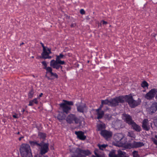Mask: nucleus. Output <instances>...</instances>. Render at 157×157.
Masks as SVG:
<instances>
[{
  "label": "nucleus",
  "instance_id": "nucleus-53",
  "mask_svg": "<svg viewBox=\"0 0 157 157\" xmlns=\"http://www.w3.org/2000/svg\"><path fill=\"white\" fill-rule=\"evenodd\" d=\"M25 109H22V112L23 113V112H25Z\"/></svg>",
  "mask_w": 157,
  "mask_h": 157
},
{
  "label": "nucleus",
  "instance_id": "nucleus-50",
  "mask_svg": "<svg viewBox=\"0 0 157 157\" xmlns=\"http://www.w3.org/2000/svg\"><path fill=\"white\" fill-rule=\"evenodd\" d=\"M24 137L23 136H21L19 138V141H21V139L24 138Z\"/></svg>",
  "mask_w": 157,
  "mask_h": 157
},
{
  "label": "nucleus",
  "instance_id": "nucleus-12",
  "mask_svg": "<svg viewBox=\"0 0 157 157\" xmlns=\"http://www.w3.org/2000/svg\"><path fill=\"white\" fill-rule=\"evenodd\" d=\"M59 105L63 110L62 112L65 113L66 114H67L71 109L70 106L67 105L63 103L59 104Z\"/></svg>",
  "mask_w": 157,
  "mask_h": 157
},
{
  "label": "nucleus",
  "instance_id": "nucleus-57",
  "mask_svg": "<svg viewBox=\"0 0 157 157\" xmlns=\"http://www.w3.org/2000/svg\"><path fill=\"white\" fill-rule=\"evenodd\" d=\"M20 133V132H18L17 133V134H19Z\"/></svg>",
  "mask_w": 157,
  "mask_h": 157
},
{
  "label": "nucleus",
  "instance_id": "nucleus-26",
  "mask_svg": "<svg viewBox=\"0 0 157 157\" xmlns=\"http://www.w3.org/2000/svg\"><path fill=\"white\" fill-rule=\"evenodd\" d=\"M105 128V124H99L97 125L98 131H101L102 129Z\"/></svg>",
  "mask_w": 157,
  "mask_h": 157
},
{
  "label": "nucleus",
  "instance_id": "nucleus-13",
  "mask_svg": "<svg viewBox=\"0 0 157 157\" xmlns=\"http://www.w3.org/2000/svg\"><path fill=\"white\" fill-rule=\"evenodd\" d=\"M142 127L145 131H148L150 129V125L149 124L147 119H144L142 122Z\"/></svg>",
  "mask_w": 157,
  "mask_h": 157
},
{
  "label": "nucleus",
  "instance_id": "nucleus-36",
  "mask_svg": "<svg viewBox=\"0 0 157 157\" xmlns=\"http://www.w3.org/2000/svg\"><path fill=\"white\" fill-rule=\"evenodd\" d=\"M41 63L44 66V67L43 68L44 69L46 68L47 67V64L45 61H43L42 62H41Z\"/></svg>",
  "mask_w": 157,
  "mask_h": 157
},
{
  "label": "nucleus",
  "instance_id": "nucleus-9",
  "mask_svg": "<svg viewBox=\"0 0 157 157\" xmlns=\"http://www.w3.org/2000/svg\"><path fill=\"white\" fill-rule=\"evenodd\" d=\"M157 93V90L155 89H151L145 95V98L148 100H151L154 98Z\"/></svg>",
  "mask_w": 157,
  "mask_h": 157
},
{
  "label": "nucleus",
  "instance_id": "nucleus-41",
  "mask_svg": "<svg viewBox=\"0 0 157 157\" xmlns=\"http://www.w3.org/2000/svg\"><path fill=\"white\" fill-rule=\"evenodd\" d=\"M32 101L33 103H35L36 104H37L38 103V101H37V98H35Z\"/></svg>",
  "mask_w": 157,
  "mask_h": 157
},
{
  "label": "nucleus",
  "instance_id": "nucleus-29",
  "mask_svg": "<svg viewBox=\"0 0 157 157\" xmlns=\"http://www.w3.org/2000/svg\"><path fill=\"white\" fill-rule=\"evenodd\" d=\"M98 147L99 149L101 150H103L105 149V148L108 146V145L107 144H98Z\"/></svg>",
  "mask_w": 157,
  "mask_h": 157
},
{
  "label": "nucleus",
  "instance_id": "nucleus-34",
  "mask_svg": "<svg viewBox=\"0 0 157 157\" xmlns=\"http://www.w3.org/2000/svg\"><path fill=\"white\" fill-rule=\"evenodd\" d=\"M133 157H140L138 154V151H134L132 153Z\"/></svg>",
  "mask_w": 157,
  "mask_h": 157
},
{
  "label": "nucleus",
  "instance_id": "nucleus-11",
  "mask_svg": "<svg viewBox=\"0 0 157 157\" xmlns=\"http://www.w3.org/2000/svg\"><path fill=\"white\" fill-rule=\"evenodd\" d=\"M21 149H20V151L21 154L31 152L30 147L28 144H23L21 145Z\"/></svg>",
  "mask_w": 157,
  "mask_h": 157
},
{
  "label": "nucleus",
  "instance_id": "nucleus-6",
  "mask_svg": "<svg viewBox=\"0 0 157 157\" xmlns=\"http://www.w3.org/2000/svg\"><path fill=\"white\" fill-rule=\"evenodd\" d=\"M116 151L114 150L111 151L109 154V157H128V155L121 150L118 151V155L116 154Z\"/></svg>",
  "mask_w": 157,
  "mask_h": 157
},
{
  "label": "nucleus",
  "instance_id": "nucleus-48",
  "mask_svg": "<svg viewBox=\"0 0 157 157\" xmlns=\"http://www.w3.org/2000/svg\"><path fill=\"white\" fill-rule=\"evenodd\" d=\"M52 58V57L51 56H49V55H48L47 57H44V59H50Z\"/></svg>",
  "mask_w": 157,
  "mask_h": 157
},
{
  "label": "nucleus",
  "instance_id": "nucleus-33",
  "mask_svg": "<svg viewBox=\"0 0 157 157\" xmlns=\"http://www.w3.org/2000/svg\"><path fill=\"white\" fill-rule=\"evenodd\" d=\"M34 94L33 90L32 89L29 92L28 94L29 98H32L33 97Z\"/></svg>",
  "mask_w": 157,
  "mask_h": 157
},
{
  "label": "nucleus",
  "instance_id": "nucleus-32",
  "mask_svg": "<svg viewBox=\"0 0 157 157\" xmlns=\"http://www.w3.org/2000/svg\"><path fill=\"white\" fill-rule=\"evenodd\" d=\"M52 67H47L46 68H45V69L47 71V73H49L51 74V73L52 72Z\"/></svg>",
  "mask_w": 157,
  "mask_h": 157
},
{
  "label": "nucleus",
  "instance_id": "nucleus-16",
  "mask_svg": "<svg viewBox=\"0 0 157 157\" xmlns=\"http://www.w3.org/2000/svg\"><path fill=\"white\" fill-rule=\"evenodd\" d=\"M149 113L152 114L157 110V102H155L151 105L149 109Z\"/></svg>",
  "mask_w": 157,
  "mask_h": 157
},
{
  "label": "nucleus",
  "instance_id": "nucleus-25",
  "mask_svg": "<svg viewBox=\"0 0 157 157\" xmlns=\"http://www.w3.org/2000/svg\"><path fill=\"white\" fill-rule=\"evenodd\" d=\"M26 153L21 154L22 157H33L31 152H27Z\"/></svg>",
  "mask_w": 157,
  "mask_h": 157
},
{
  "label": "nucleus",
  "instance_id": "nucleus-35",
  "mask_svg": "<svg viewBox=\"0 0 157 157\" xmlns=\"http://www.w3.org/2000/svg\"><path fill=\"white\" fill-rule=\"evenodd\" d=\"M94 154L96 156L93 155L92 156V157H102V155H99L97 153L96 150H95Z\"/></svg>",
  "mask_w": 157,
  "mask_h": 157
},
{
  "label": "nucleus",
  "instance_id": "nucleus-45",
  "mask_svg": "<svg viewBox=\"0 0 157 157\" xmlns=\"http://www.w3.org/2000/svg\"><path fill=\"white\" fill-rule=\"evenodd\" d=\"M80 13L82 14H84L85 13V11L83 9H82L80 10Z\"/></svg>",
  "mask_w": 157,
  "mask_h": 157
},
{
  "label": "nucleus",
  "instance_id": "nucleus-37",
  "mask_svg": "<svg viewBox=\"0 0 157 157\" xmlns=\"http://www.w3.org/2000/svg\"><path fill=\"white\" fill-rule=\"evenodd\" d=\"M102 24L103 25H106L107 24V21H105L104 20L101 21L100 24H98V26H99L100 25L101 26V24Z\"/></svg>",
  "mask_w": 157,
  "mask_h": 157
},
{
  "label": "nucleus",
  "instance_id": "nucleus-10",
  "mask_svg": "<svg viewBox=\"0 0 157 157\" xmlns=\"http://www.w3.org/2000/svg\"><path fill=\"white\" fill-rule=\"evenodd\" d=\"M122 118L124 121L129 125L131 124L134 121L132 119V116L128 114H123Z\"/></svg>",
  "mask_w": 157,
  "mask_h": 157
},
{
  "label": "nucleus",
  "instance_id": "nucleus-19",
  "mask_svg": "<svg viewBox=\"0 0 157 157\" xmlns=\"http://www.w3.org/2000/svg\"><path fill=\"white\" fill-rule=\"evenodd\" d=\"M130 125L131 126L132 128L137 132H140L141 130L140 127L134 121Z\"/></svg>",
  "mask_w": 157,
  "mask_h": 157
},
{
  "label": "nucleus",
  "instance_id": "nucleus-42",
  "mask_svg": "<svg viewBox=\"0 0 157 157\" xmlns=\"http://www.w3.org/2000/svg\"><path fill=\"white\" fill-rule=\"evenodd\" d=\"M153 123L155 125L157 128V119H155L154 120Z\"/></svg>",
  "mask_w": 157,
  "mask_h": 157
},
{
  "label": "nucleus",
  "instance_id": "nucleus-40",
  "mask_svg": "<svg viewBox=\"0 0 157 157\" xmlns=\"http://www.w3.org/2000/svg\"><path fill=\"white\" fill-rule=\"evenodd\" d=\"M103 105L104 104H102L101 103V104L100 105L99 107L97 109H96V110H97V111H98L99 110H101V109L103 107Z\"/></svg>",
  "mask_w": 157,
  "mask_h": 157
},
{
  "label": "nucleus",
  "instance_id": "nucleus-7",
  "mask_svg": "<svg viewBox=\"0 0 157 157\" xmlns=\"http://www.w3.org/2000/svg\"><path fill=\"white\" fill-rule=\"evenodd\" d=\"M75 105L77 107V111L79 112L83 113L87 109V107L86 104L82 103V102L77 103Z\"/></svg>",
  "mask_w": 157,
  "mask_h": 157
},
{
  "label": "nucleus",
  "instance_id": "nucleus-17",
  "mask_svg": "<svg viewBox=\"0 0 157 157\" xmlns=\"http://www.w3.org/2000/svg\"><path fill=\"white\" fill-rule=\"evenodd\" d=\"M43 52L41 54V56L42 58L44 59V57H46L49 54L51 53V49L48 48H47L44 49H43Z\"/></svg>",
  "mask_w": 157,
  "mask_h": 157
},
{
  "label": "nucleus",
  "instance_id": "nucleus-15",
  "mask_svg": "<svg viewBox=\"0 0 157 157\" xmlns=\"http://www.w3.org/2000/svg\"><path fill=\"white\" fill-rule=\"evenodd\" d=\"M75 134L79 140H83L86 139V136L84 135V133L82 131H75Z\"/></svg>",
  "mask_w": 157,
  "mask_h": 157
},
{
  "label": "nucleus",
  "instance_id": "nucleus-8",
  "mask_svg": "<svg viewBox=\"0 0 157 157\" xmlns=\"http://www.w3.org/2000/svg\"><path fill=\"white\" fill-rule=\"evenodd\" d=\"M124 136L121 133H118L114 135L113 139L117 142L119 143L122 144H125V142L123 141Z\"/></svg>",
  "mask_w": 157,
  "mask_h": 157
},
{
  "label": "nucleus",
  "instance_id": "nucleus-22",
  "mask_svg": "<svg viewBox=\"0 0 157 157\" xmlns=\"http://www.w3.org/2000/svg\"><path fill=\"white\" fill-rule=\"evenodd\" d=\"M96 111L97 112V114L98 115L97 119H100L104 115V111L102 110H99L98 111L97 110H96Z\"/></svg>",
  "mask_w": 157,
  "mask_h": 157
},
{
  "label": "nucleus",
  "instance_id": "nucleus-24",
  "mask_svg": "<svg viewBox=\"0 0 157 157\" xmlns=\"http://www.w3.org/2000/svg\"><path fill=\"white\" fill-rule=\"evenodd\" d=\"M29 143L31 146L32 147L36 146L38 147L40 145V143H38V142L36 141H29Z\"/></svg>",
  "mask_w": 157,
  "mask_h": 157
},
{
  "label": "nucleus",
  "instance_id": "nucleus-27",
  "mask_svg": "<svg viewBox=\"0 0 157 157\" xmlns=\"http://www.w3.org/2000/svg\"><path fill=\"white\" fill-rule=\"evenodd\" d=\"M38 136L40 138L43 139H45L46 137V135L45 133L40 132H39Z\"/></svg>",
  "mask_w": 157,
  "mask_h": 157
},
{
  "label": "nucleus",
  "instance_id": "nucleus-38",
  "mask_svg": "<svg viewBox=\"0 0 157 157\" xmlns=\"http://www.w3.org/2000/svg\"><path fill=\"white\" fill-rule=\"evenodd\" d=\"M51 76H53L55 77L56 78H57L58 77V75L56 73H54L52 72L51 74Z\"/></svg>",
  "mask_w": 157,
  "mask_h": 157
},
{
  "label": "nucleus",
  "instance_id": "nucleus-2",
  "mask_svg": "<svg viewBox=\"0 0 157 157\" xmlns=\"http://www.w3.org/2000/svg\"><path fill=\"white\" fill-rule=\"evenodd\" d=\"M124 96H119L110 100V106L115 107L118 105L119 103H123L124 102Z\"/></svg>",
  "mask_w": 157,
  "mask_h": 157
},
{
  "label": "nucleus",
  "instance_id": "nucleus-51",
  "mask_svg": "<svg viewBox=\"0 0 157 157\" xmlns=\"http://www.w3.org/2000/svg\"><path fill=\"white\" fill-rule=\"evenodd\" d=\"M75 25V24H72L71 25V26L72 27H74Z\"/></svg>",
  "mask_w": 157,
  "mask_h": 157
},
{
  "label": "nucleus",
  "instance_id": "nucleus-21",
  "mask_svg": "<svg viewBox=\"0 0 157 157\" xmlns=\"http://www.w3.org/2000/svg\"><path fill=\"white\" fill-rule=\"evenodd\" d=\"M132 148H138L144 146V144L143 142L134 141L131 144Z\"/></svg>",
  "mask_w": 157,
  "mask_h": 157
},
{
  "label": "nucleus",
  "instance_id": "nucleus-52",
  "mask_svg": "<svg viewBox=\"0 0 157 157\" xmlns=\"http://www.w3.org/2000/svg\"><path fill=\"white\" fill-rule=\"evenodd\" d=\"M156 94L155 98V99H156V101H157V93Z\"/></svg>",
  "mask_w": 157,
  "mask_h": 157
},
{
  "label": "nucleus",
  "instance_id": "nucleus-56",
  "mask_svg": "<svg viewBox=\"0 0 157 157\" xmlns=\"http://www.w3.org/2000/svg\"><path fill=\"white\" fill-rule=\"evenodd\" d=\"M151 127H152V124H151Z\"/></svg>",
  "mask_w": 157,
  "mask_h": 157
},
{
  "label": "nucleus",
  "instance_id": "nucleus-44",
  "mask_svg": "<svg viewBox=\"0 0 157 157\" xmlns=\"http://www.w3.org/2000/svg\"><path fill=\"white\" fill-rule=\"evenodd\" d=\"M33 105V102L32 101V100L30 101H29V105L30 106H32Z\"/></svg>",
  "mask_w": 157,
  "mask_h": 157
},
{
  "label": "nucleus",
  "instance_id": "nucleus-49",
  "mask_svg": "<svg viewBox=\"0 0 157 157\" xmlns=\"http://www.w3.org/2000/svg\"><path fill=\"white\" fill-rule=\"evenodd\" d=\"M43 95V94L42 93H41L39 95V96L37 98H39L40 97H42Z\"/></svg>",
  "mask_w": 157,
  "mask_h": 157
},
{
  "label": "nucleus",
  "instance_id": "nucleus-55",
  "mask_svg": "<svg viewBox=\"0 0 157 157\" xmlns=\"http://www.w3.org/2000/svg\"><path fill=\"white\" fill-rule=\"evenodd\" d=\"M155 138H156V139H157V135H156L155 136Z\"/></svg>",
  "mask_w": 157,
  "mask_h": 157
},
{
  "label": "nucleus",
  "instance_id": "nucleus-18",
  "mask_svg": "<svg viewBox=\"0 0 157 157\" xmlns=\"http://www.w3.org/2000/svg\"><path fill=\"white\" fill-rule=\"evenodd\" d=\"M75 115V114H71L69 115L67 117L66 120L67 122L69 124H72L73 123Z\"/></svg>",
  "mask_w": 157,
  "mask_h": 157
},
{
  "label": "nucleus",
  "instance_id": "nucleus-5",
  "mask_svg": "<svg viewBox=\"0 0 157 157\" xmlns=\"http://www.w3.org/2000/svg\"><path fill=\"white\" fill-rule=\"evenodd\" d=\"M49 144L48 143H45L43 141L40 143V145L38 148L40 150V153L43 155L47 153L49 150Z\"/></svg>",
  "mask_w": 157,
  "mask_h": 157
},
{
  "label": "nucleus",
  "instance_id": "nucleus-4",
  "mask_svg": "<svg viewBox=\"0 0 157 157\" xmlns=\"http://www.w3.org/2000/svg\"><path fill=\"white\" fill-rule=\"evenodd\" d=\"M76 153L77 155H73L71 157H86V156H88L91 154L89 150H82L78 148L76 149Z\"/></svg>",
  "mask_w": 157,
  "mask_h": 157
},
{
  "label": "nucleus",
  "instance_id": "nucleus-20",
  "mask_svg": "<svg viewBox=\"0 0 157 157\" xmlns=\"http://www.w3.org/2000/svg\"><path fill=\"white\" fill-rule=\"evenodd\" d=\"M66 117V115L64 113L62 112H58V114L57 116V119L59 120V122H61L63 120H65Z\"/></svg>",
  "mask_w": 157,
  "mask_h": 157
},
{
  "label": "nucleus",
  "instance_id": "nucleus-30",
  "mask_svg": "<svg viewBox=\"0 0 157 157\" xmlns=\"http://www.w3.org/2000/svg\"><path fill=\"white\" fill-rule=\"evenodd\" d=\"M63 101L64 102L63 103L68 106L73 105L74 104L72 101H68L65 100H63Z\"/></svg>",
  "mask_w": 157,
  "mask_h": 157
},
{
  "label": "nucleus",
  "instance_id": "nucleus-28",
  "mask_svg": "<svg viewBox=\"0 0 157 157\" xmlns=\"http://www.w3.org/2000/svg\"><path fill=\"white\" fill-rule=\"evenodd\" d=\"M101 103L102 104L107 105H108L110 106V100H109L107 99H105V100H101Z\"/></svg>",
  "mask_w": 157,
  "mask_h": 157
},
{
  "label": "nucleus",
  "instance_id": "nucleus-43",
  "mask_svg": "<svg viewBox=\"0 0 157 157\" xmlns=\"http://www.w3.org/2000/svg\"><path fill=\"white\" fill-rule=\"evenodd\" d=\"M128 136L131 137H133V134L129 132H128L127 135Z\"/></svg>",
  "mask_w": 157,
  "mask_h": 157
},
{
  "label": "nucleus",
  "instance_id": "nucleus-14",
  "mask_svg": "<svg viewBox=\"0 0 157 157\" xmlns=\"http://www.w3.org/2000/svg\"><path fill=\"white\" fill-rule=\"evenodd\" d=\"M100 134L106 139L112 136V133L106 130H101Z\"/></svg>",
  "mask_w": 157,
  "mask_h": 157
},
{
  "label": "nucleus",
  "instance_id": "nucleus-31",
  "mask_svg": "<svg viewBox=\"0 0 157 157\" xmlns=\"http://www.w3.org/2000/svg\"><path fill=\"white\" fill-rule=\"evenodd\" d=\"M141 86L144 88L148 87V84L147 82L145 81H143L141 84Z\"/></svg>",
  "mask_w": 157,
  "mask_h": 157
},
{
  "label": "nucleus",
  "instance_id": "nucleus-3",
  "mask_svg": "<svg viewBox=\"0 0 157 157\" xmlns=\"http://www.w3.org/2000/svg\"><path fill=\"white\" fill-rule=\"evenodd\" d=\"M124 99L126 100V101L132 108H134L140 104V102L133 99L132 95H126L124 96Z\"/></svg>",
  "mask_w": 157,
  "mask_h": 157
},
{
  "label": "nucleus",
  "instance_id": "nucleus-47",
  "mask_svg": "<svg viewBox=\"0 0 157 157\" xmlns=\"http://www.w3.org/2000/svg\"><path fill=\"white\" fill-rule=\"evenodd\" d=\"M13 117L15 118H18V117H17V115L15 114V115H13Z\"/></svg>",
  "mask_w": 157,
  "mask_h": 157
},
{
  "label": "nucleus",
  "instance_id": "nucleus-54",
  "mask_svg": "<svg viewBox=\"0 0 157 157\" xmlns=\"http://www.w3.org/2000/svg\"><path fill=\"white\" fill-rule=\"evenodd\" d=\"M24 43L23 42L22 43H21L20 44V46H21Z\"/></svg>",
  "mask_w": 157,
  "mask_h": 157
},
{
  "label": "nucleus",
  "instance_id": "nucleus-23",
  "mask_svg": "<svg viewBox=\"0 0 157 157\" xmlns=\"http://www.w3.org/2000/svg\"><path fill=\"white\" fill-rule=\"evenodd\" d=\"M84 118H78L77 117L75 116V118L74 119V121L75 123L76 124H79V125L80 126L82 124V120H83Z\"/></svg>",
  "mask_w": 157,
  "mask_h": 157
},
{
  "label": "nucleus",
  "instance_id": "nucleus-39",
  "mask_svg": "<svg viewBox=\"0 0 157 157\" xmlns=\"http://www.w3.org/2000/svg\"><path fill=\"white\" fill-rule=\"evenodd\" d=\"M34 157H48V156L47 155H44L43 156L41 155H40L39 154H37Z\"/></svg>",
  "mask_w": 157,
  "mask_h": 157
},
{
  "label": "nucleus",
  "instance_id": "nucleus-46",
  "mask_svg": "<svg viewBox=\"0 0 157 157\" xmlns=\"http://www.w3.org/2000/svg\"><path fill=\"white\" fill-rule=\"evenodd\" d=\"M40 44H41V46L43 47V49H46V48H48L47 47H45L44 46V44L42 43V42L40 43Z\"/></svg>",
  "mask_w": 157,
  "mask_h": 157
},
{
  "label": "nucleus",
  "instance_id": "nucleus-1",
  "mask_svg": "<svg viewBox=\"0 0 157 157\" xmlns=\"http://www.w3.org/2000/svg\"><path fill=\"white\" fill-rule=\"evenodd\" d=\"M56 58L55 60L52 59L50 61V66L56 70L60 69L61 70L63 71V67L61 65L65 64V62L64 61L61 60V59H64L65 57L62 53H60L59 55H56Z\"/></svg>",
  "mask_w": 157,
  "mask_h": 157
}]
</instances>
